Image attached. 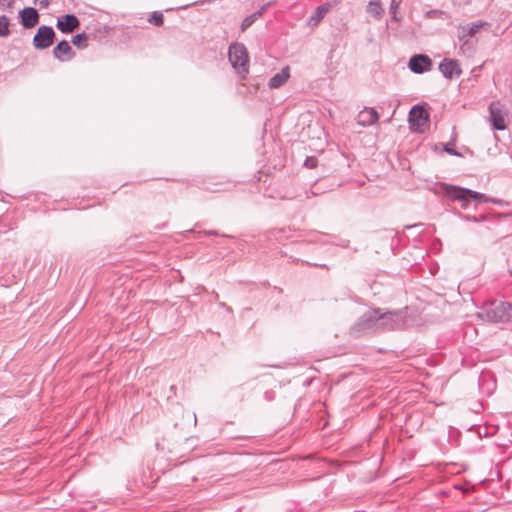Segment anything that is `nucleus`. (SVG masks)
Masks as SVG:
<instances>
[{
  "mask_svg": "<svg viewBox=\"0 0 512 512\" xmlns=\"http://www.w3.org/2000/svg\"><path fill=\"white\" fill-rule=\"evenodd\" d=\"M267 7H268V4L263 5L257 12H255L254 14L256 15V17L257 18L261 17L263 15V13L267 10Z\"/></svg>",
  "mask_w": 512,
  "mask_h": 512,
  "instance_id": "nucleus-27",
  "label": "nucleus"
},
{
  "mask_svg": "<svg viewBox=\"0 0 512 512\" xmlns=\"http://www.w3.org/2000/svg\"><path fill=\"white\" fill-rule=\"evenodd\" d=\"M80 22L78 18L73 14H67L63 18L58 19L56 27L63 33H71L78 28Z\"/></svg>",
  "mask_w": 512,
  "mask_h": 512,
  "instance_id": "nucleus-12",
  "label": "nucleus"
},
{
  "mask_svg": "<svg viewBox=\"0 0 512 512\" xmlns=\"http://www.w3.org/2000/svg\"><path fill=\"white\" fill-rule=\"evenodd\" d=\"M317 159L315 157H307L305 162H304V166L307 167V168H315L317 166Z\"/></svg>",
  "mask_w": 512,
  "mask_h": 512,
  "instance_id": "nucleus-24",
  "label": "nucleus"
},
{
  "mask_svg": "<svg viewBox=\"0 0 512 512\" xmlns=\"http://www.w3.org/2000/svg\"><path fill=\"white\" fill-rule=\"evenodd\" d=\"M490 24L488 22L478 20L468 25L458 26V39L461 43V48L468 44L469 38L475 36L481 29H488Z\"/></svg>",
  "mask_w": 512,
  "mask_h": 512,
  "instance_id": "nucleus-5",
  "label": "nucleus"
},
{
  "mask_svg": "<svg viewBox=\"0 0 512 512\" xmlns=\"http://www.w3.org/2000/svg\"><path fill=\"white\" fill-rule=\"evenodd\" d=\"M439 70L443 74V76L447 79H452L453 77H458L462 73L459 63L456 60L447 59V58H445L439 64Z\"/></svg>",
  "mask_w": 512,
  "mask_h": 512,
  "instance_id": "nucleus-11",
  "label": "nucleus"
},
{
  "mask_svg": "<svg viewBox=\"0 0 512 512\" xmlns=\"http://www.w3.org/2000/svg\"><path fill=\"white\" fill-rule=\"evenodd\" d=\"M429 114L420 105H415L409 112V123L413 131L422 132L423 128L428 125Z\"/></svg>",
  "mask_w": 512,
  "mask_h": 512,
  "instance_id": "nucleus-6",
  "label": "nucleus"
},
{
  "mask_svg": "<svg viewBox=\"0 0 512 512\" xmlns=\"http://www.w3.org/2000/svg\"><path fill=\"white\" fill-rule=\"evenodd\" d=\"M445 151L451 155L460 156V153H458L455 149L449 148L448 146L445 147Z\"/></svg>",
  "mask_w": 512,
  "mask_h": 512,
  "instance_id": "nucleus-28",
  "label": "nucleus"
},
{
  "mask_svg": "<svg viewBox=\"0 0 512 512\" xmlns=\"http://www.w3.org/2000/svg\"><path fill=\"white\" fill-rule=\"evenodd\" d=\"M485 217L484 216H481V219H484ZM463 219H465L466 221H473V222H478L480 220V218L476 217V216H471V215H465L463 216Z\"/></svg>",
  "mask_w": 512,
  "mask_h": 512,
  "instance_id": "nucleus-26",
  "label": "nucleus"
},
{
  "mask_svg": "<svg viewBox=\"0 0 512 512\" xmlns=\"http://www.w3.org/2000/svg\"><path fill=\"white\" fill-rule=\"evenodd\" d=\"M379 119L378 113L374 108H365L357 115V123L366 127L375 124Z\"/></svg>",
  "mask_w": 512,
  "mask_h": 512,
  "instance_id": "nucleus-13",
  "label": "nucleus"
},
{
  "mask_svg": "<svg viewBox=\"0 0 512 512\" xmlns=\"http://www.w3.org/2000/svg\"><path fill=\"white\" fill-rule=\"evenodd\" d=\"M478 316L488 322H508L512 320V304L502 301H493L486 304Z\"/></svg>",
  "mask_w": 512,
  "mask_h": 512,
  "instance_id": "nucleus-1",
  "label": "nucleus"
},
{
  "mask_svg": "<svg viewBox=\"0 0 512 512\" xmlns=\"http://www.w3.org/2000/svg\"><path fill=\"white\" fill-rule=\"evenodd\" d=\"M229 60L233 68L240 74L248 73L249 57L247 49L243 44L235 43L229 47Z\"/></svg>",
  "mask_w": 512,
  "mask_h": 512,
  "instance_id": "nucleus-2",
  "label": "nucleus"
},
{
  "mask_svg": "<svg viewBox=\"0 0 512 512\" xmlns=\"http://www.w3.org/2000/svg\"><path fill=\"white\" fill-rule=\"evenodd\" d=\"M490 121L493 129H506L507 110L500 102H492L489 106Z\"/></svg>",
  "mask_w": 512,
  "mask_h": 512,
  "instance_id": "nucleus-8",
  "label": "nucleus"
},
{
  "mask_svg": "<svg viewBox=\"0 0 512 512\" xmlns=\"http://www.w3.org/2000/svg\"><path fill=\"white\" fill-rule=\"evenodd\" d=\"M398 7V3L396 2V0H392V4H391V8H397Z\"/></svg>",
  "mask_w": 512,
  "mask_h": 512,
  "instance_id": "nucleus-30",
  "label": "nucleus"
},
{
  "mask_svg": "<svg viewBox=\"0 0 512 512\" xmlns=\"http://www.w3.org/2000/svg\"><path fill=\"white\" fill-rule=\"evenodd\" d=\"M55 38V32L52 27L42 25L38 28L33 38V46L36 49L43 50L50 47Z\"/></svg>",
  "mask_w": 512,
  "mask_h": 512,
  "instance_id": "nucleus-7",
  "label": "nucleus"
},
{
  "mask_svg": "<svg viewBox=\"0 0 512 512\" xmlns=\"http://www.w3.org/2000/svg\"><path fill=\"white\" fill-rule=\"evenodd\" d=\"M9 34V19L6 16L2 15L0 16V36L6 37Z\"/></svg>",
  "mask_w": 512,
  "mask_h": 512,
  "instance_id": "nucleus-21",
  "label": "nucleus"
},
{
  "mask_svg": "<svg viewBox=\"0 0 512 512\" xmlns=\"http://www.w3.org/2000/svg\"><path fill=\"white\" fill-rule=\"evenodd\" d=\"M380 316H389L380 324V329L394 330L401 328L405 323V315L401 311L394 312H380Z\"/></svg>",
  "mask_w": 512,
  "mask_h": 512,
  "instance_id": "nucleus-9",
  "label": "nucleus"
},
{
  "mask_svg": "<svg viewBox=\"0 0 512 512\" xmlns=\"http://www.w3.org/2000/svg\"><path fill=\"white\" fill-rule=\"evenodd\" d=\"M381 309H372L362 315L359 321L355 325V329L358 331L378 330L380 324H383L384 320L388 317L380 316Z\"/></svg>",
  "mask_w": 512,
  "mask_h": 512,
  "instance_id": "nucleus-4",
  "label": "nucleus"
},
{
  "mask_svg": "<svg viewBox=\"0 0 512 512\" xmlns=\"http://www.w3.org/2000/svg\"><path fill=\"white\" fill-rule=\"evenodd\" d=\"M258 18L253 13L247 17L244 18L241 24V30L245 31L247 28H249Z\"/></svg>",
  "mask_w": 512,
  "mask_h": 512,
  "instance_id": "nucleus-23",
  "label": "nucleus"
},
{
  "mask_svg": "<svg viewBox=\"0 0 512 512\" xmlns=\"http://www.w3.org/2000/svg\"><path fill=\"white\" fill-rule=\"evenodd\" d=\"M21 23L25 28L34 27L39 20V14L36 9L28 7L20 11Z\"/></svg>",
  "mask_w": 512,
  "mask_h": 512,
  "instance_id": "nucleus-14",
  "label": "nucleus"
},
{
  "mask_svg": "<svg viewBox=\"0 0 512 512\" xmlns=\"http://www.w3.org/2000/svg\"><path fill=\"white\" fill-rule=\"evenodd\" d=\"M442 193L453 202H458L463 209L469 207L471 198L469 196L470 189L451 185L441 184Z\"/></svg>",
  "mask_w": 512,
  "mask_h": 512,
  "instance_id": "nucleus-3",
  "label": "nucleus"
},
{
  "mask_svg": "<svg viewBox=\"0 0 512 512\" xmlns=\"http://www.w3.org/2000/svg\"><path fill=\"white\" fill-rule=\"evenodd\" d=\"M328 10H329L328 4L319 6L316 9L315 13L311 16L310 22H313L314 25H317L321 21V19L325 16V14L328 12Z\"/></svg>",
  "mask_w": 512,
  "mask_h": 512,
  "instance_id": "nucleus-18",
  "label": "nucleus"
},
{
  "mask_svg": "<svg viewBox=\"0 0 512 512\" xmlns=\"http://www.w3.org/2000/svg\"><path fill=\"white\" fill-rule=\"evenodd\" d=\"M442 14H443V12L440 10H431V11L427 12V16L429 18H434V17L440 16Z\"/></svg>",
  "mask_w": 512,
  "mask_h": 512,
  "instance_id": "nucleus-25",
  "label": "nucleus"
},
{
  "mask_svg": "<svg viewBox=\"0 0 512 512\" xmlns=\"http://www.w3.org/2000/svg\"><path fill=\"white\" fill-rule=\"evenodd\" d=\"M88 36L86 33H80L72 37V43L78 48H86L88 43Z\"/></svg>",
  "mask_w": 512,
  "mask_h": 512,
  "instance_id": "nucleus-19",
  "label": "nucleus"
},
{
  "mask_svg": "<svg viewBox=\"0 0 512 512\" xmlns=\"http://www.w3.org/2000/svg\"><path fill=\"white\" fill-rule=\"evenodd\" d=\"M469 196H470L471 200H474L479 203H482V202L498 203L499 202L498 200L490 199L487 196H485L484 194H481V193L473 191V190H470Z\"/></svg>",
  "mask_w": 512,
  "mask_h": 512,
  "instance_id": "nucleus-20",
  "label": "nucleus"
},
{
  "mask_svg": "<svg viewBox=\"0 0 512 512\" xmlns=\"http://www.w3.org/2000/svg\"><path fill=\"white\" fill-rule=\"evenodd\" d=\"M149 22L155 26H161L163 24V14L161 12H153Z\"/></svg>",
  "mask_w": 512,
  "mask_h": 512,
  "instance_id": "nucleus-22",
  "label": "nucleus"
},
{
  "mask_svg": "<svg viewBox=\"0 0 512 512\" xmlns=\"http://www.w3.org/2000/svg\"><path fill=\"white\" fill-rule=\"evenodd\" d=\"M367 11L371 15L379 18L383 13V9L381 7V0H370L367 6Z\"/></svg>",
  "mask_w": 512,
  "mask_h": 512,
  "instance_id": "nucleus-17",
  "label": "nucleus"
},
{
  "mask_svg": "<svg viewBox=\"0 0 512 512\" xmlns=\"http://www.w3.org/2000/svg\"><path fill=\"white\" fill-rule=\"evenodd\" d=\"M0 4L1 5H7L8 7H11L12 4H13V1H10V0H0Z\"/></svg>",
  "mask_w": 512,
  "mask_h": 512,
  "instance_id": "nucleus-29",
  "label": "nucleus"
},
{
  "mask_svg": "<svg viewBox=\"0 0 512 512\" xmlns=\"http://www.w3.org/2000/svg\"><path fill=\"white\" fill-rule=\"evenodd\" d=\"M408 66L412 72L421 74L430 69L432 61L427 55L418 54L410 58Z\"/></svg>",
  "mask_w": 512,
  "mask_h": 512,
  "instance_id": "nucleus-10",
  "label": "nucleus"
},
{
  "mask_svg": "<svg viewBox=\"0 0 512 512\" xmlns=\"http://www.w3.org/2000/svg\"><path fill=\"white\" fill-rule=\"evenodd\" d=\"M289 67H284L279 73L275 74L270 80H269V87L271 89H276L281 87L283 84H285L289 78Z\"/></svg>",
  "mask_w": 512,
  "mask_h": 512,
  "instance_id": "nucleus-16",
  "label": "nucleus"
},
{
  "mask_svg": "<svg viewBox=\"0 0 512 512\" xmlns=\"http://www.w3.org/2000/svg\"><path fill=\"white\" fill-rule=\"evenodd\" d=\"M53 55L60 61L71 59L74 56L71 46L65 40L59 42L53 49Z\"/></svg>",
  "mask_w": 512,
  "mask_h": 512,
  "instance_id": "nucleus-15",
  "label": "nucleus"
}]
</instances>
